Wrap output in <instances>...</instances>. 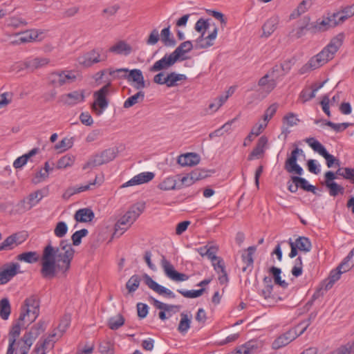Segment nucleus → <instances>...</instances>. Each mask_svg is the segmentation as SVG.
I'll list each match as a JSON object with an SVG mask.
<instances>
[{
  "label": "nucleus",
  "instance_id": "f257e3e1",
  "mask_svg": "<svg viewBox=\"0 0 354 354\" xmlns=\"http://www.w3.org/2000/svg\"><path fill=\"white\" fill-rule=\"evenodd\" d=\"M75 250L67 239L62 240L59 246L54 247L48 241L41 257L40 273L44 279H52L59 271L65 274L71 267Z\"/></svg>",
  "mask_w": 354,
  "mask_h": 354
},
{
  "label": "nucleus",
  "instance_id": "f03ea898",
  "mask_svg": "<svg viewBox=\"0 0 354 354\" xmlns=\"http://www.w3.org/2000/svg\"><path fill=\"white\" fill-rule=\"evenodd\" d=\"M39 315V301L36 296L32 295L26 298L18 319L13 324L9 332V342L16 343L19 336L21 328L25 327L26 323H32Z\"/></svg>",
  "mask_w": 354,
  "mask_h": 354
},
{
  "label": "nucleus",
  "instance_id": "7ed1b4c3",
  "mask_svg": "<svg viewBox=\"0 0 354 354\" xmlns=\"http://www.w3.org/2000/svg\"><path fill=\"white\" fill-rule=\"evenodd\" d=\"M344 39V35L342 32L333 37L329 44L324 48L320 53L313 57L308 62L301 68V73H304L308 70H315L331 60L339 48L342 46Z\"/></svg>",
  "mask_w": 354,
  "mask_h": 354
},
{
  "label": "nucleus",
  "instance_id": "20e7f679",
  "mask_svg": "<svg viewBox=\"0 0 354 354\" xmlns=\"http://www.w3.org/2000/svg\"><path fill=\"white\" fill-rule=\"evenodd\" d=\"M145 209V203L138 202L132 205L115 225L113 236H120L137 220Z\"/></svg>",
  "mask_w": 354,
  "mask_h": 354
},
{
  "label": "nucleus",
  "instance_id": "39448f33",
  "mask_svg": "<svg viewBox=\"0 0 354 354\" xmlns=\"http://www.w3.org/2000/svg\"><path fill=\"white\" fill-rule=\"evenodd\" d=\"M76 79V72L69 70H57L50 73L48 76L50 84L54 87L72 84Z\"/></svg>",
  "mask_w": 354,
  "mask_h": 354
},
{
  "label": "nucleus",
  "instance_id": "423d86ee",
  "mask_svg": "<svg viewBox=\"0 0 354 354\" xmlns=\"http://www.w3.org/2000/svg\"><path fill=\"white\" fill-rule=\"evenodd\" d=\"M118 153V150L115 148H109L104 150L100 153H97L91 156L88 160L83 165L82 169H92L95 167L108 163L113 160Z\"/></svg>",
  "mask_w": 354,
  "mask_h": 354
},
{
  "label": "nucleus",
  "instance_id": "0eeeda50",
  "mask_svg": "<svg viewBox=\"0 0 354 354\" xmlns=\"http://www.w3.org/2000/svg\"><path fill=\"white\" fill-rule=\"evenodd\" d=\"M306 142L316 152L324 157L326 161V165L328 168L332 167L334 165L339 167L340 161L339 159L330 154L326 149L318 140L314 138H308L306 139Z\"/></svg>",
  "mask_w": 354,
  "mask_h": 354
},
{
  "label": "nucleus",
  "instance_id": "6e6552de",
  "mask_svg": "<svg viewBox=\"0 0 354 354\" xmlns=\"http://www.w3.org/2000/svg\"><path fill=\"white\" fill-rule=\"evenodd\" d=\"M107 55L102 48H96L85 53L78 58L80 64L90 67L94 64L104 62L106 59Z\"/></svg>",
  "mask_w": 354,
  "mask_h": 354
},
{
  "label": "nucleus",
  "instance_id": "1a4fd4ad",
  "mask_svg": "<svg viewBox=\"0 0 354 354\" xmlns=\"http://www.w3.org/2000/svg\"><path fill=\"white\" fill-rule=\"evenodd\" d=\"M339 24V21L336 18L335 13H333L329 17H325L322 19H319L316 21L310 23L308 30L313 33L324 32L331 28H334Z\"/></svg>",
  "mask_w": 354,
  "mask_h": 354
},
{
  "label": "nucleus",
  "instance_id": "9d476101",
  "mask_svg": "<svg viewBox=\"0 0 354 354\" xmlns=\"http://www.w3.org/2000/svg\"><path fill=\"white\" fill-rule=\"evenodd\" d=\"M297 146L296 145H295ZM301 149L295 147L291 152L290 156L288 158L285 162L284 169L290 174H295L301 176L304 173L303 168L297 164V158L299 153H302Z\"/></svg>",
  "mask_w": 354,
  "mask_h": 354
},
{
  "label": "nucleus",
  "instance_id": "9b49d317",
  "mask_svg": "<svg viewBox=\"0 0 354 354\" xmlns=\"http://www.w3.org/2000/svg\"><path fill=\"white\" fill-rule=\"evenodd\" d=\"M110 85L111 84L108 83L94 93V96L96 99L93 105V109L97 115H100L102 113V110L108 106L109 102L106 98V95L109 91Z\"/></svg>",
  "mask_w": 354,
  "mask_h": 354
},
{
  "label": "nucleus",
  "instance_id": "f8f14e48",
  "mask_svg": "<svg viewBox=\"0 0 354 354\" xmlns=\"http://www.w3.org/2000/svg\"><path fill=\"white\" fill-rule=\"evenodd\" d=\"M20 266L18 263H8L0 268V285H4L9 282L18 273Z\"/></svg>",
  "mask_w": 354,
  "mask_h": 354
},
{
  "label": "nucleus",
  "instance_id": "ddd939ff",
  "mask_svg": "<svg viewBox=\"0 0 354 354\" xmlns=\"http://www.w3.org/2000/svg\"><path fill=\"white\" fill-rule=\"evenodd\" d=\"M161 266L165 274L171 280L175 281H185L189 279V276L184 273H180L175 270L173 265L162 255Z\"/></svg>",
  "mask_w": 354,
  "mask_h": 354
},
{
  "label": "nucleus",
  "instance_id": "4468645a",
  "mask_svg": "<svg viewBox=\"0 0 354 354\" xmlns=\"http://www.w3.org/2000/svg\"><path fill=\"white\" fill-rule=\"evenodd\" d=\"M300 335H301L299 332H297V329L295 327L291 328L275 339L272 344V348L274 350H278L288 345Z\"/></svg>",
  "mask_w": 354,
  "mask_h": 354
},
{
  "label": "nucleus",
  "instance_id": "2eb2a0df",
  "mask_svg": "<svg viewBox=\"0 0 354 354\" xmlns=\"http://www.w3.org/2000/svg\"><path fill=\"white\" fill-rule=\"evenodd\" d=\"M336 179L335 174L332 171H328L324 174V185L328 189L330 196H336L339 194H343L344 188L335 183L334 180Z\"/></svg>",
  "mask_w": 354,
  "mask_h": 354
},
{
  "label": "nucleus",
  "instance_id": "dca6fc26",
  "mask_svg": "<svg viewBox=\"0 0 354 354\" xmlns=\"http://www.w3.org/2000/svg\"><path fill=\"white\" fill-rule=\"evenodd\" d=\"M178 59L171 53L169 55L165 54L162 58L156 61L150 68L149 71L154 73L162 70L168 69L172 66Z\"/></svg>",
  "mask_w": 354,
  "mask_h": 354
},
{
  "label": "nucleus",
  "instance_id": "f3484780",
  "mask_svg": "<svg viewBox=\"0 0 354 354\" xmlns=\"http://www.w3.org/2000/svg\"><path fill=\"white\" fill-rule=\"evenodd\" d=\"M143 278L145 279V282L146 285L151 290H153L154 292L158 293L160 295H165L167 297L169 298H175L176 295L175 294L170 290L169 289L158 284L157 282H156L154 280L152 279V278L149 276L147 274H145L143 275Z\"/></svg>",
  "mask_w": 354,
  "mask_h": 354
},
{
  "label": "nucleus",
  "instance_id": "a211bd4d",
  "mask_svg": "<svg viewBox=\"0 0 354 354\" xmlns=\"http://www.w3.org/2000/svg\"><path fill=\"white\" fill-rule=\"evenodd\" d=\"M35 340V335L34 333L28 332L25 333L20 339H19L17 342L16 341V351L23 354H28V352Z\"/></svg>",
  "mask_w": 354,
  "mask_h": 354
},
{
  "label": "nucleus",
  "instance_id": "6ab92c4d",
  "mask_svg": "<svg viewBox=\"0 0 354 354\" xmlns=\"http://www.w3.org/2000/svg\"><path fill=\"white\" fill-rule=\"evenodd\" d=\"M270 75L266 74L258 82V86L259 89L258 91L262 95L263 97H266L277 86V82L274 79H270Z\"/></svg>",
  "mask_w": 354,
  "mask_h": 354
},
{
  "label": "nucleus",
  "instance_id": "aec40b11",
  "mask_svg": "<svg viewBox=\"0 0 354 354\" xmlns=\"http://www.w3.org/2000/svg\"><path fill=\"white\" fill-rule=\"evenodd\" d=\"M155 176V174L153 172L147 171L142 172L135 176H133L129 181L124 183L121 187H127L129 186H133L137 185H141L143 183H147L151 181Z\"/></svg>",
  "mask_w": 354,
  "mask_h": 354
},
{
  "label": "nucleus",
  "instance_id": "412c9836",
  "mask_svg": "<svg viewBox=\"0 0 354 354\" xmlns=\"http://www.w3.org/2000/svg\"><path fill=\"white\" fill-rule=\"evenodd\" d=\"M352 268L351 264L345 265L344 267L340 268V264L336 268V269L332 270L328 277V281L325 286V290L330 289L333 284L339 279L341 274L344 272L348 271Z\"/></svg>",
  "mask_w": 354,
  "mask_h": 354
},
{
  "label": "nucleus",
  "instance_id": "4be33fe9",
  "mask_svg": "<svg viewBox=\"0 0 354 354\" xmlns=\"http://www.w3.org/2000/svg\"><path fill=\"white\" fill-rule=\"evenodd\" d=\"M84 100V93L83 91H74L62 95V101L70 106H73Z\"/></svg>",
  "mask_w": 354,
  "mask_h": 354
},
{
  "label": "nucleus",
  "instance_id": "5701e85b",
  "mask_svg": "<svg viewBox=\"0 0 354 354\" xmlns=\"http://www.w3.org/2000/svg\"><path fill=\"white\" fill-rule=\"evenodd\" d=\"M126 79L128 82H134L136 83L134 87L136 89H142L145 87L144 77L140 69L129 70Z\"/></svg>",
  "mask_w": 354,
  "mask_h": 354
},
{
  "label": "nucleus",
  "instance_id": "b1692460",
  "mask_svg": "<svg viewBox=\"0 0 354 354\" xmlns=\"http://www.w3.org/2000/svg\"><path fill=\"white\" fill-rule=\"evenodd\" d=\"M201 158L196 153H187L182 154L178 157V163L183 167L194 166L200 162Z\"/></svg>",
  "mask_w": 354,
  "mask_h": 354
},
{
  "label": "nucleus",
  "instance_id": "393cba45",
  "mask_svg": "<svg viewBox=\"0 0 354 354\" xmlns=\"http://www.w3.org/2000/svg\"><path fill=\"white\" fill-rule=\"evenodd\" d=\"M59 337L57 332H53L44 339L40 346H37V345L35 346V351L39 353L41 350L45 351L47 349H52L54 347L55 343Z\"/></svg>",
  "mask_w": 354,
  "mask_h": 354
},
{
  "label": "nucleus",
  "instance_id": "a878e982",
  "mask_svg": "<svg viewBox=\"0 0 354 354\" xmlns=\"http://www.w3.org/2000/svg\"><path fill=\"white\" fill-rule=\"evenodd\" d=\"M74 218L77 222H91L95 218L93 211L90 208H82L76 211Z\"/></svg>",
  "mask_w": 354,
  "mask_h": 354
},
{
  "label": "nucleus",
  "instance_id": "bb28decb",
  "mask_svg": "<svg viewBox=\"0 0 354 354\" xmlns=\"http://www.w3.org/2000/svg\"><path fill=\"white\" fill-rule=\"evenodd\" d=\"M24 241V239H19V234H12L8 236L1 244L0 251L10 250L14 248V245H18Z\"/></svg>",
  "mask_w": 354,
  "mask_h": 354
},
{
  "label": "nucleus",
  "instance_id": "cd10ccee",
  "mask_svg": "<svg viewBox=\"0 0 354 354\" xmlns=\"http://www.w3.org/2000/svg\"><path fill=\"white\" fill-rule=\"evenodd\" d=\"M256 250V246H250L246 251L242 254V260L245 264V266L242 268L243 272H246L248 268H250V271L252 270L254 263L253 255Z\"/></svg>",
  "mask_w": 354,
  "mask_h": 354
},
{
  "label": "nucleus",
  "instance_id": "c85d7f7f",
  "mask_svg": "<svg viewBox=\"0 0 354 354\" xmlns=\"http://www.w3.org/2000/svg\"><path fill=\"white\" fill-rule=\"evenodd\" d=\"M149 300L151 301V304L153 305L154 307H156L158 309L164 310L165 311H166L169 315L168 317L171 316V312L176 313L179 311L180 308V306L169 305L162 303L152 297L149 298Z\"/></svg>",
  "mask_w": 354,
  "mask_h": 354
},
{
  "label": "nucleus",
  "instance_id": "c756f323",
  "mask_svg": "<svg viewBox=\"0 0 354 354\" xmlns=\"http://www.w3.org/2000/svg\"><path fill=\"white\" fill-rule=\"evenodd\" d=\"M290 180L292 181V183H297V184H299V187L304 191L310 192L315 195L317 194L316 187L310 185L308 180L304 178L297 176H292L290 177Z\"/></svg>",
  "mask_w": 354,
  "mask_h": 354
},
{
  "label": "nucleus",
  "instance_id": "7c9ffc66",
  "mask_svg": "<svg viewBox=\"0 0 354 354\" xmlns=\"http://www.w3.org/2000/svg\"><path fill=\"white\" fill-rule=\"evenodd\" d=\"M97 176H95V178L92 182L89 183L88 184L86 185H82L78 187H69L68 188L64 194H63V197L64 198H68L71 196L78 194L82 192H85L86 190H88L91 189V186L95 185V184L98 183L97 182Z\"/></svg>",
  "mask_w": 354,
  "mask_h": 354
},
{
  "label": "nucleus",
  "instance_id": "2f4dec72",
  "mask_svg": "<svg viewBox=\"0 0 354 354\" xmlns=\"http://www.w3.org/2000/svg\"><path fill=\"white\" fill-rule=\"evenodd\" d=\"M132 51V48L124 41H120L109 48V52L118 54L128 55Z\"/></svg>",
  "mask_w": 354,
  "mask_h": 354
},
{
  "label": "nucleus",
  "instance_id": "473e14b6",
  "mask_svg": "<svg viewBox=\"0 0 354 354\" xmlns=\"http://www.w3.org/2000/svg\"><path fill=\"white\" fill-rule=\"evenodd\" d=\"M49 62V59L46 57H35L26 60L24 62V66L26 68L34 71L47 65Z\"/></svg>",
  "mask_w": 354,
  "mask_h": 354
},
{
  "label": "nucleus",
  "instance_id": "72a5a7b5",
  "mask_svg": "<svg viewBox=\"0 0 354 354\" xmlns=\"http://www.w3.org/2000/svg\"><path fill=\"white\" fill-rule=\"evenodd\" d=\"M161 41L167 47H174L176 44L173 35L170 32V26L163 28L160 32Z\"/></svg>",
  "mask_w": 354,
  "mask_h": 354
},
{
  "label": "nucleus",
  "instance_id": "f704fd0d",
  "mask_svg": "<svg viewBox=\"0 0 354 354\" xmlns=\"http://www.w3.org/2000/svg\"><path fill=\"white\" fill-rule=\"evenodd\" d=\"M268 142V138L266 136H261L256 145L253 149L250 154L249 155L248 159L252 160L254 157L258 158L259 156L263 153L264 147Z\"/></svg>",
  "mask_w": 354,
  "mask_h": 354
},
{
  "label": "nucleus",
  "instance_id": "c9c22d12",
  "mask_svg": "<svg viewBox=\"0 0 354 354\" xmlns=\"http://www.w3.org/2000/svg\"><path fill=\"white\" fill-rule=\"evenodd\" d=\"M39 151L38 148H34L31 149L28 153H25L24 155L17 158L13 162V167L15 169L21 168L24 165H25L28 159L33 156L36 155Z\"/></svg>",
  "mask_w": 354,
  "mask_h": 354
},
{
  "label": "nucleus",
  "instance_id": "e433bc0d",
  "mask_svg": "<svg viewBox=\"0 0 354 354\" xmlns=\"http://www.w3.org/2000/svg\"><path fill=\"white\" fill-rule=\"evenodd\" d=\"M293 243L301 252H308L312 248L310 239L306 236H299L293 241Z\"/></svg>",
  "mask_w": 354,
  "mask_h": 354
},
{
  "label": "nucleus",
  "instance_id": "4c0bfd02",
  "mask_svg": "<svg viewBox=\"0 0 354 354\" xmlns=\"http://www.w3.org/2000/svg\"><path fill=\"white\" fill-rule=\"evenodd\" d=\"M75 160V156L68 153L61 157L57 162L56 167L58 169H66L73 165Z\"/></svg>",
  "mask_w": 354,
  "mask_h": 354
},
{
  "label": "nucleus",
  "instance_id": "58836bf2",
  "mask_svg": "<svg viewBox=\"0 0 354 354\" xmlns=\"http://www.w3.org/2000/svg\"><path fill=\"white\" fill-rule=\"evenodd\" d=\"M193 48V45L191 41H186L181 43L172 53L178 59L180 58L184 54L190 52Z\"/></svg>",
  "mask_w": 354,
  "mask_h": 354
},
{
  "label": "nucleus",
  "instance_id": "ea45409f",
  "mask_svg": "<svg viewBox=\"0 0 354 354\" xmlns=\"http://www.w3.org/2000/svg\"><path fill=\"white\" fill-rule=\"evenodd\" d=\"M177 187L176 180L174 176L165 178L158 185V187L163 191L174 190L177 189Z\"/></svg>",
  "mask_w": 354,
  "mask_h": 354
},
{
  "label": "nucleus",
  "instance_id": "a19ab883",
  "mask_svg": "<svg viewBox=\"0 0 354 354\" xmlns=\"http://www.w3.org/2000/svg\"><path fill=\"white\" fill-rule=\"evenodd\" d=\"M145 98V92L142 91H138L135 95L128 97L124 102L123 107L129 109L140 102H142Z\"/></svg>",
  "mask_w": 354,
  "mask_h": 354
},
{
  "label": "nucleus",
  "instance_id": "79ce46f5",
  "mask_svg": "<svg viewBox=\"0 0 354 354\" xmlns=\"http://www.w3.org/2000/svg\"><path fill=\"white\" fill-rule=\"evenodd\" d=\"M11 313V306L8 298L0 300V317L3 320H7Z\"/></svg>",
  "mask_w": 354,
  "mask_h": 354
},
{
  "label": "nucleus",
  "instance_id": "37998d69",
  "mask_svg": "<svg viewBox=\"0 0 354 354\" xmlns=\"http://www.w3.org/2000/svg\"><path fill=\"white\" fill-rule=\"evenodd\" d=\"M270 273L272 274L275 284L283 288H286L288 286V283L285 280L281 279V270L280 268L272 266L270 268Z\"/></svg>",
  "mask_w": 354,
  "mask_h": 354
},
{
  "label": "nucleus",
  "instance_id": "c03bdc74",
  "mask_svg": "<svg viewBox=\"0 0 354 354\" xmlns=\"http://www.w3.org/2000/svg\"><path fill=\"white\" fill-rule=\"evenodd\" d=\"M17 260L28 263H33L39 260V255L37 252L30 251L23 252L17 257Z\"/></svg>",
  "mask_w": 354,
  "mask_h": 354
},
{
  "label": "nucleus",
  "instance_id": "a18cd8bd",
  "mask_svg": "<svg viewBox=\"0 0 354 354\" xmlns=\"http://www.w3.org/2000/svg\"><path fill=\"white\" fill-rule=\"evenodd\" d=\"M277 20L275 18H270L263 24V35L266 37H269L277 28Z\"/></svg>",
  "mask_w": 354,
  "mask_h": 354
},
{
  "label": "nucleus",
  "instance_id": "49530a36",
  "mask_svg": "<svg viewBox=\"0 0 354 354\" xmlns=\"http://www.w3.org/2000/svg\"><path fill=\"white\" fill-rule=\"evenodd\" d=\"M264 284L263 288L261 291V295L265 298H270L273 290V284L272 278L270 277H265L263 279Z\"/></svg>",
  "mask_w": 354,
  "mask_h": 354
},
{
  "label": "nucleus",
  "instance_id": "de8ad7c7",
  "mask_svg": "<svg viewBox=\"0 0 354 354\" xmlns=\"http://www.w3.org/2000/svg\"><path fill=\"white\" fill-rule=\"evenodd\" d=\"M191 325V316L189 317L187 314L182 313L180 314V321L178 326V330L180 333H186Z\"/></svg>",
  "mask_w": 354,
  "mask_h": 354
},
{
  "label": "nucleus",
  "instance_id": "09e8293b",
  "mask_svg": "<svg viewBox=\"0 0 354 354\" xmlns=\"http://www.w3.org/2000/svg\"><path fill=\"white\" fill-rule=\"evenodd\" d=\"M336 18L337 19L339 24H342L348 18L354 15V10L351 6L346 7L344 10L340 12L335 13Z\"/></svg>",
  "mask_w": 354,
  "mask_h": 354
},
{
  "label": "nucleus",
  "instance_id": "8fccbe9b",
  "mask_svg": "<svg viewBox=\"0 0 354 354\" xmlns=\"http://www.w3.org/2000/svg\"><path fill=\"white\" fill-rule=\"evenodd\" d=\"M187 79L185 75L183 74H177L174 72L170 73L167 75V82L166 85L168 87H173L176 86V82L181 80H185Z\"/></svg>",
  "mask_w": 354,
  "mask_h": 354
},
{
  "label": "nucleus",
  "instance_id": "3c124183",
  "mask_svg": "<svg viewBox=\"0 0 354 354\" xmlns=\"http://www.w3.org/2000/svg\"><path fill=\"white\" fill-rule=\"evenodd\" d=\"M141 279L139 275L133 274L126 283V288L129 292H135L139 287Z\"/></svg>",
  "mask_w": 354,
  "mask_h": 354
},
{
  "label": "nucleus",
  "instance_id": "603ef678",
  "mask_svg": "<svg viewBox=\"0 0 354 354\" xmlns=\"http://www.w3.org/2000/svg\"><path fill=\"white\" fill-rule=\"evenodd\" d=\"M124 324V318L120 314L111 317L108 321V325L111 330H117Z\"/></svg>",
  "mask_w": 354,
  "mask_h": 354
},
{
  "label": "nucleus",
  "instance_id": "864d4df0",
  "mask_svg": "<svg viewBox=\"0 0 354 354\" xmlns=\"http://www.w3.org/2000/svg\"><path fill=\"white\" fill-rule=\"evenodd\" d=\"M205 31H203L201 35L196 39V42L200 48H207L214 44L211 39L210 35L209 34L207 37H205Z\"/></svg>",
  "mask_w": 354,
  "mask_h": 354
},
{
  "label": "nucleus",
  "instance_id": "5fc2aeb1",
  "mask_svg": "<svg viewBox=\"0 0 354 354\" xmlns=\"http://www.w3.org/2000/svg\"><path fill=\"white\" fill-rule=\"evenodd\" d=\"M310 6V3H309L308 0H303L298 6L297 10L290 15V18L295 19L296 17H299L301 14L306 12Z\"/></svg>",
  "mask_w": 354,
  "mask_h": 354
},
{
  "label": "nucleus",
  "instance_id": "6e6d98bb",
  "mask_svg": "<svg viewBox=\"0 0 354 354\" xmlns=\"http://www.w3.org/2000/svg\"><path fill=\"white\" fill-rule=\"evenodd\" d=\"M205 291V288H201L199 290H185L183 289L177 290V292L181 294L183 297L186 298H196L203 295Z\"/></svg>",
  "mask_w": 354,
  "mask_h": 354
},
{
  "label": "nucleus",
  "instance_id": "4d7b16f0",
  "mask_svg": "<svg viewBox=\"0 0 354 354\" xmlns=\"http://www.w3.org/2000/svg\"><path fill=\"white\" fill-rule=\"evenodd\" d=\"M37 37V34L32 30H27L22 32L17 40L19 43H27L35 40Z\"/></svg>",
  "mask_w": 354,
  "mask_h": 354
},
{
  "label": "nucleus",
  "instance_id": "13d9d810",
  "mask_svg": "<svg viewBox=\"0 0 354 354\" xmlns=\"http://www.w3.org/2000/svg\"><path fill=\"white\" fill-rule=\"evenodd\" d=\"M324 125L330 127L336 132H342L351 125L349 122L334 123L331 121H324Z\"/></svg>",
  "mask_w": 354,
  "mask_h": 354
},
{
  "label": "nucleus",
  "instance_id": "bf43d9fd",
  "mask_svg": "<svg viewBox=\"0 0 354 354\" xmlns=\"http://www.w3.org/2000/svg\"><path fill=\"white\" fill-rule=\"evenodd\" d=\"M101 354H114L113 344L109 341L102 342L98 348Z\"/></svg>",
  "mask_w": 354,
  "mask_h": 354
},
{
  "label": "nucleus",
  "instance_id": "052dcab7",
  "mask_svg": "<svg viewBox=\"0 0 354 354\" xmlns=\"http://www.w3.org/2000/svg\"><path fill=\"white\" fill-rule=\"evenodd\" d=\"M88 233V231L86 229H82L74 232L71 236L73 245L75 246L79 245L82 242V239L86 236Z\"/></svg>",
  "mask_w": 354,
  "mask_h": 354
},
{
  "label": "nucleus",
  "instance_id": "680f3d73",
  "mask_svg": "<svg viewBox=\"0 0 354 354\" xmlns=\"http://www.w3.org/2000/svg\"><path fill=\"white\" fill-rule=\"evenodd\" d=\"M43 198L42 193L40 190H37L32 193H30L27 197V200L30 205H31V208L35 206Z\"/></svg>",
  "mask_w": 354,
  "mask_h": 354
},
{
  "label": "nucleus",
  "instance_id": "e2e57ef3",
  "mask_svg": "<svg viewBox=\"0 0 354 354\" xmlns=\"http://www.w3.org/2000/svg\"><path fill=\"white\" fill-rule=\"evenodd\" d=\"M68 227L66 223L64 221H59L57 223L55 226L54 233L57 237L62 238L66 235Z\"/></svg>",
  "mask_w": 354,
  "mask_h": 354
},
{
  "label": "nucleus",
  "instance_id": "0e129e2a",
  "mask_svg": "<svg viewBox=\"0 0 354 354\" xmlns=\"http://www.w3.org/2000/svg\"><path fill=\"white\" fill-rule=\"evenodd\" d=\"M303 271V263L302 259L301 257H298L295 261V265L292 268L291 273L295 277H298L301 275Z\"/></svg>",
  "mask_w": 354,
  "mask_h": 354
},
{
  "label": "nucleus",
  "instance_id": "69168bd1",
  "mask_svg": "<svg viewBox=\"0 0 354 354\" xmlns=\"http://www.w3.org/2000/svg\"><path fill=\"white\" fill-rule=\"evenodd\" d=\"M70 317L65 315L60 321L57 330L59 331V337H62L70 325Z\"/></svg>",
  "mask_w": 354,
  "mask_h": 354
},
{
  "label": "nucleus",
  "instance_id": "338daca9",
  "mask_svg": "<svg viewBox=\"0 0 354 354\" xmlns=\"http://www.w3.org/2000/svg\"><path fill=\"white\" fill-rule=\"evenodd\" d=\"M46 330V324L43 321H39L38 323L32 326L28 333H32L35 335V339L39 335Z\"/></svg>",
  "mask_w": 354,
  "mask_h": 354
},
{
  "label": "nucleus",
  "instance_id": "774afa93",
  "mask_svg": "<svg viewBox=\"0 0 354 354\" xmlns=\"http://www.w3.org/2000/svg\"><path fill=\"white\" fill-rule=\"evenodd\" d=\"M129 72L128 68H118V69H108V73L113 77V78H124L126 79L127 75Z\"/></svg>",
  "mask_w": 354,
  "mask_h": 354
}]
</instances>
